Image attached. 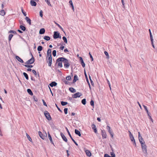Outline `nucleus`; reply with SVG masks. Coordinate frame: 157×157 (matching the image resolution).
Listing matches in <instances>:
<instances>
[{
	"mask_svg": "<svg viewBox=\"0 0 157 157\" xmlns=\"http://www.w3.org/2000/svg\"><path fill=\"white\" fill-rule=\"evenodd\" d=\"M63 58V57H59L56 60V64L57 63L58 66L61 68L63 67L62 62H63V59H61Z\"/></svg>",
	"mask_w": 157,
	"mask_h": 157,
	"instance_id": "nucleus-1",
	"label": "nucleus"
},
{
	"mask_svg": "<svg viewBox=\"0 0 157 157\" xmlns=\"http://www.w3.org/2000/svg\"><path fill=\"white\" fill-rule=\"evenodd\" d=\"M63 59V62L64 63V67L65 68H68L70 66V63L68 62V60L66 58L63 57V59Z\"/></svg>",
	"mask_w": 157,
	"mask_h": 157,
	"instance_id": "nucleus-2",
	"label": "nucleus"
},
{
	"mask_svg": "<svg viewBox=\"0 0 157 157\" xmlns=\"http://www.w3.org/2000/svg\"><path fill=\"white\" fill-rule=\"evenodd\" d=\"M53 37L54 39L57 38L61 39V36L60 35V33L58 31H54L53 33Z\"/></svg>",
	"mask_w": 157,
	"mask_h": 157,
	"instance_id": "nucleus-3",
	"label": "nucleus"
},
{
	"mask_svg": "<svg viewBox=\"0 0 157 157\" xmlns=\"http://www.w3.org/2000/svg\"><path fill=\"white\" fill-rule=\"evenodd\" d=\"M30 54L32 56V58L31 59L27 61L25 63V64H32L34 63V62L35 59L33 56V55L31 52H30Z\"/></svg>",
	"mask_w": 157,
	"mask_h": 157,
	"instance_id": "nucleus-4",
	"label": "nucleus"
},
{
	"mask_svg": "<svg viewBox=\"0 0 157 157\" xmlns=\"http://www.w3.org/2000/svg\"><path fill=\"white\" fill-rule=\"evenodd\" d=\"M141 146L143 152L145 154H146L147 153L146 145L145 144V143H144L142 144H141Z\"/></svg>",
	"mask_w": 157,
	"mask_h": 157,
	"instance_id": "nucleus-5",
	"label": "nucleus"
},
{
	"mask_svg": "<svg viewBox=\"0 0 157 157\" xmlns=\"http://www.w3.org/2000/svg\"><path fill=\"white\" fill-rule=\"evenodd\" d=\"M65 129H66L67 132V133H68V135H69L71 139L72 140V141L74 142V143L75 144L76 146H78V144L76 142V141L72 137L71 134H70V132H69L68 129L66 127H65Z\"/></svg>",
	"mask_w": 157,
	"mask_h": 157,
	"instance_id": "nucleus-6",
	"label": "nucleus"
},
{
	"mask_svg": "<svg viewBox=\"0 0 157 157\" xmlns=\"http://www.w3.org/2000/svg\"><path fill=\"white\" fill-rule=\"evenodd\" d=\"M46 59L47 62L48 63V66L49 67H51L52 61V56L47 57Z\"/></svg>",
	"mask_w": 157,
	"mask_h": 157,
	"instance_id": "nucleus-7",
	"label": "nucleus"
},
{
	"mask_svg": "<svg viewBox=\"0 0 157 157\" xmlns=\"http://www.w3.org/2000/svg\"><path fill=\"white\" fill-rule=\"evenodd\" d=\"M44 115L46 118L48 120H51L52 119V118L51 117V116L49 113L48 112V111H45L44 113Z\"/></svg>",
	"mask_w": 157,
	"mask_h": 157,
	"instance_id": "nucleus-8",
	"label": "nucleus"
},
{
	"mask_svg": "<svg viewBox=\"0 0 157 157\" xmlns=\"http://www.w3.org/2000/svg\"><path fill=\"white\" fill-rule=\"evenodd\" d=\"M101 134L103 139L106 138L107 135L105 130H101Z\"/></svg>",
	"mask_w": 157,
	"mask_h": 157,
	"instance_id": "nucleus-9",
	"label": "nucleus"
},
{
	"mask_svg": "<svg viewBox=\"0 0 157 157\" xmlns=\"http://www.w3.org/2000/svg\"><path fill=\"white\" fill-rule=\"evenodd\" d=\"M82 95V93L78 92L74 94L72 97L74 98H77L80 97Z\"/></svg>",
	"mask_w": 157,
	"mask_h": 157,
	"instance_id": "nucleus-10",
	"label": "nucleus"
},
{
	"mask_svg": "<svg viewBox=\"0 0 157 157\" xmlns=\"http://www.w3.org/2000/svg\"><path fill=\"white\" fill-rule=\"evenodd\" d=\"M143 107H144V109L145 110V111H146L147 114L148 115L150 119L151 120H152V118H151V116L150 115V113L148 111V110L147 109V106L144 105H143Z\"/></svg>",
	"mask_w": 157,
	"mask_h": 157,
	"instance_id": "nucleus-11",
	"label": "nucleus"
},
{
	"mask_svg": "<svg viewBox=\"0 0 157 157\" xmlns=\"http://www.w3.org/2000/svg\"><path fill=\"white\" fill-rule=\"evenodd\" d=\"M60 135L62 139L65 142H67V138L62 132L60 133Z\"/></svg>",
	"mask_w": 157,
	"mask_h": 157,
	"instance_id": "nucleus-12",
	"label": "nucleus"
},
{
	"mask_svg": "<svg viewBox=\"0 0 157 157\" xmlns=\"http://www.w3.org/2000/svg\"><path fill=\"white\" fill-rule=\"evenodd\" d=\"M48 138L49 139L51 143L52 144H53L54 145V146H55L54 143H53V141L52 137H51L49 132H48Z\"/></svg>",
	"mask_w": 157,
	"mask_h": 157,
	"instance_id": "nucleus-13",
	"label": "nucleus"
},
{
	"mask_svg": "<svg viewBox=\"0 0 157 157\" xmlns=\"http://www.w3.org/2000/svg\"><path fill=\"white\" fill-rule=\"evenodd\" d=\"M79 59L82 67H84L85 66V64L83 61L82 58L81 57H80Z\"/></svg>",
	"mask_w": 157,
	"mask_h": 157,
	"instance_id": "nucleus-14",
	"label": "nucleus"
},
{
	"mask_svg": "<svg viewBox=\"0 0 157 157\" xmlns=\"http://www.w3.org/2000/svg\"><path fill=\"white\" fill-rule=\"evenodd\" d=\"M25 20H26L27 22L30 25H31V20L28 17H26Z\"/></svg>",
	"mask_w": 157,
	"mask_h": 157,
	"instance_id": "nucleus-15",
	"label": "nucleus"
},
{
	"mask_svg": "<svg viewBox=\"0 0 157 157\" xmlns=\"http://www.w3.org/2000/svg\"><path fill=\"white\" fill-rule=\"evenodd\" d=\"M78 80V77L77 75H75L74 77V79L73 80V83L77 81Z\"/></svg>",
	"mask_w": 157,
	"mask_h": 157,
	"instance_id": "nucleus-16",
	"label": "nucleus"
},
{
	"mask_svg": "<svg viewBox=\"0 0 157 157\" xmlns=\"http://www.w3.org/2000/svg\"><path fill=\"white\" fill-rule=\"evenodd\" d=\"M38 134L40 137L43 140L45 139V136L43 135L40 131L38 132Z\"/></svg>",
	"mask_w": 157,
	"mask_h": 157,
	"instance_id": "nucleus-17",
	"label": "nucleus"
},
{
	"mask_svg": "<svg viewBox=\"0 0 157 157\" xmlns=\"http://www.w3.org/2000/svg\"><path fill=\"white\" fill-rule=\"evenodd\" d=\"M16 58L19 62H21V63H24L23 60L19 56H16Z\"/></svg>",
	"mask_w": 157,
	"mask_h": 157,
	"instance_id": "nucleus-18",
	"label": "nucleus"
},
{
	"mask_svg": "<svg viewBox=\"0 0 157 157\" xmlns=\"http://www.w3.org/2000/svg\"><path fill=\"white\" fill-rule=\"evenodd\" d=\"M84 75H85L86 81L87 82V83H88V85H90V83L89 81V80H88V77H87V75L86 73V72L85 70H84Z\"/></svg>",
	"mask_w": 157,
	"mask_h": 157,
	"instance_id": "nucleus-19",
	"label": "nucleus"
},
{
	"mask_svg": "<svg viewBox=\"0 0 157 157\" xmlns=\"http://www.w3.org/2000/svg\"><path fill=\"white\" fill-rule=\"evenodd\" d=\"M57 83L55 82H52L49 84V85L51 87H53L56 86Z\"/></svg>",
	"mask_w": 157,
	"mask_h": 157,
	"instance_id": "nucleus-20",
	"label": "nucleus"
},
{
	"mask_svg": "<svg viewBox=\"0 0 157 157\" xmlns=\"http://www.w3.org/2000/svg\"><path fill=\"white\" fill-rule=\"evenodd\" d=\"M75 132L76 135H78L79 136H81V134L80 132L77 129H75Z\"/></svg>",
	"mask_w": 157,
	"mask_h": 157,
	"instance_id": "nucleus-21",
	"label": "nucleus"
},
{
	"mask_svg": "<svg viewBox=\"0 0 157 157\" xmlns=\"http://www.w3.org/2000/svg\"><path fill=\"white\" fill-rule=\"evenodd\" d=\"M30 3L32 6H36V2L33 0H31Z\"/></svg>",
	"mask_w": 157,
	"mask_h": 157,
	"instance_id": "nucleus-22",
	"label": "nucleus"
},
{
	"mask_svg": "<svg viewBox=\"0 0 157 157\" xmlns=\"http://www.w3.org/2000/svg\"><path fill=\"white\" fill-rule=\"evenodd\" d=\"M45 32V30L44 28L41 29L39 31V34H44Z\"/></svg>",
	"mask_w": 157,
	"mask_h": 157,
	"instance_id": "nucleus-23",
	"label": "nucleus"
},
{
	"mask_svg": "<svg viewBox=\"0 0 157 157\" xmlns=\"http://www.w3.org/2000/svg\"><path fill=\"white\" fill-rule=\"evenodd\" d=\"M85 152H86V154L88 156L90 157L91 156V153L88 150H86L85 151Z\"/></svg>",
	"mask_w": 157,
	"mask_h": 157,
	"instance_id": "nucleus-24",
	"label": "nucleus"
},
{
	"mask_svg": "<svg viewBox=\"0 0 157 157\" xmlns=\"http://www.w3.org/2000/svg\"><path fill=\"white\" fill-rule=\"evenodd\" d=\"M70 91L72 93H74L76 92V90L72 87H70L69 88Z\"/></svg>",
	"mask_w": 157,
	"mask_h": 157,
	"instance_id": "nucleus-25",
	"label": "nucleus"
},
{
	"mask_svg": "<svg viewBox=\"0 0 157 157\" xmlns=\"http://www.w3.org/2000/svg\"><path fill=\"white\" fill-rule=\"evenodd\" d=\"M69 2L70 5L71 6L72 9L74 11V6L73 5V4L72 1L71 0L69 1Z\"/></svg>",
	"mask_w": 157,
	"mask_h": 157,
	"instance_id": "nucleus-26",
	"label": "nucleus"
},
{
	"mask_svg": "<svg viewBox=\"0 0 157 157\" xmlns=\"http://www.w3.org/2000/svg\"><path fill=\"white\" fill-rule=\"evenodd\" d=\"M27 92L31 95L32 96L33 95V93L30 89H28L27 90Z\"/></svg>",
	"mask_w": 157,
	"mask_h": 157,
	"instance_id": "nucleus-27",
	"label": "nucleus"
},
{
	"mask_svg": "<svg viewBox=\"0 0 157 157\" xmlns=\"http://www.w3.org/2000/svg\"><path fill=\"white\" fill-rule=\"evenodd\" d=\"M106 128L108 130V131L109 133H111V132H113L111 130L110 127L108 125H107L106 126Z\"/></svg>",
	"mask_w": 157,
	"mask_h": 157,
	"instance_id": "nucleus-28",
	"label": "nucleus"
},
{
	"mask_svg": "<svg viewBox=\"0 0 157 157\" xmlns=\"http://www.w3.org/2000/svg\"><path fill=\"white\" fill-rule=\"evenodd\" d=\"M44 40H45L47 41H48V40H50V38L48 36H45L44 37Z\"/></svg>",
	"mask_w": 157,
	"mask_h": 157,
	"instance_id": "nucleus-29",
	"label": "nucleus"
},
{
	"mask_svg": "<svg viewBox=\"0 0 157 157\" xmlns=\"http://www.w3.org/2000/svg\"><path fill=\"white\" fill-rule=\"evenodd\" d=\"M139 140L141 144H142L145 143V142L144 141L142 137H140V138L139 139Z\"/></svg>",
	"mask_w": 157,
	"mask_h": 157,
	"instance_id": "nucleus-30",
	"label": "nucleus"
},
{
	"mask_svg": "<svg viewBox=\"0 0 157 157\" xmlns=\"http://www.w3.org/2000/svg\"><path fill=\"white\" fill-rule=\"evenodd\" d=\"M23 75L27 80L29 79V76L28 74L26 73L25 72H23Z\"/></svg>",
	"mask_w": 157,
	"mask_h": 157,
	"instance_id": "nucleus-31",
	"label": "nucleus"
},
{
	"mask_svg": "<svg viewBox=\"0 0 157 157\" xmlns=\"http://www.w3.org/2000/svg\"><path fill=\"white\" fill-rule=\"evenodd\" d=\"M20 29H21V30H22L24 31H25L26 30L25 27L23 25H20Z\"/></svg>",
	"mask_w": 157,
	"mask_h": 157,
	"instance_id": "nucleus-32",
	"label": "nucleus"
},
{
	"mask_svg": "<svg viewBox=\"0 0 157 157\" xmlns=\"http://www.w3.org/2000/svg\"><path fill=\"white\" fill-rule=\"evenodd\" d=\"M0 14L3 16L5 15V12L4 10H2L0 11Z\"/></svg>",
	"mask_w": 157,
	"mask_h": 157,
	"instance_id": "nucleus-33",
	"label": "nucleus"
},
{
	"mask_svg": "<svg viewBox=\"0 0 157 157\" xmlns=\"http://www.w3.org/2000/svg\"><path fill=\"white\" fill-rule=\"evenodd\" d=\"M61 104L62 106H65L68 104L67 102L61 101Z\"/></svg>",
	"mask_w": 157,
	"mask_h": 157,
	"instance_id": "nucleus-34",
	"label": "nucleus"
},
{
	"mask_svg": "<svg viewBox=\"0 0 157 157\" xmlns=\"http://www.w3.org/2000/svg\"><path fill=\"white\" fill-rule=\"evenodd\" d=\"M43 49V47L42 46H39L37 48V50L38 51L40 52Z\"/></svg>",
	"mask_w": 157,
	"mask_h": 157,
	"instance_id": "nucleus-35",
	"label": "nucleus"
},
{
	"mask_svg": "<svg viewBox=\"0 0 157 157\" xmlns=\"http://www.w3.org/2000/svg\"><path fill=\"white\" fill-rule=\"evenodd\" d=\"M129 136L130 139L132 142H133V141L135 140L134 139V137L132 135H131L130 136Z\"/></svg>",
	"mask_w": 157,
	"mask_h": 157,
	"instance_id": "nucleus-36",
	"label": "nucleus"
},
{
	"mask_svg": "<svg viewBox=\"0 0 157 157\" xmlns=\"http://www.w3.org/2000/svg\"><path fill=\"white\" fill-rule=\"evenodd\" d=\"M83 105H85L86 103V99L84 98L81 101Z\"/></svg>",
	"mask_w": 157,
	"mask_h": 157,
	"instance_id": "nucleus-37",
	"label": "nucleus"
},
{
	"mask_svg": "<svg viewBox=\"0 0 157 157\" xmlns=\"http://www.w3.org/2000/svg\"><path fill=\"white\" fill-rule=\"evenodd\" d=\"M45 1L47 3L48 5L50 6H52L49 0H45Z\"/></svg>",
	"mask_w": 157,
	"mask_h": 157,
	"instance_id": "nucleus-38",
	"label": "nucleus"
},
{
	"mask_svg": "<svg viewBox=\"0 0 157 157\" xmlns=\"http://www.w3.org/2000/svg\"><path fill=\"white\" fill-rule=\"evenodd\" d=\"M55 22V24L61 29L62 30V31H63V28L59 24H58V23H57L56 22Z\"/></svg>",
	"mask_w": 157,
	"mask_h": 157,
	"instance_id": "nucleus-39",
	"label": "nucleus"
},
{
	"mask_svg": "<svg viewBox=\"0 0 157 157\" xmlns=\"http://www.w3.org/2000/svg\"><path fill=\"white\" fill-rule=\"evenodd\" d=\"M13 36V35L12 34H10L9 35V37H8V39H9V40L10 42V40Z\"/></svg>",
	"mask_w": 157,
	"mask_h": 157,
	"instance_id": "nucleus-40",
	"label": "nucleus"
},
{
	"mask_svg": "<svg viewBox=\"0 0 157 157\" xmlns=\"http://www.w3.org/2000/svg\"><path fill=\"white\" fill-rule=\"evenodd\" d=\"M63 40L65 43H67V40L66 37L64 36L62 38Z\"/></svg>",
	"mask_w": 157,
	"mask_h": 157,
	"instance_id": "nucleus-41",
	"label": "nucleus"
},
{
	"mask_svg": "<svg viewBox=\"0 0 157 157\" xmlns=\"http://www.w3.org/2000/svg\"><path fill=\"white\" fill-rule=\"evenodd\" d=\"M104 52V54L105 55L107 56V58L108 59H109V54H108V52H107L105 51Z\"/></svg>",
	"mask_w": 157,
	"mask_h": 157,
	"instance_id": "nucleus-42",
	"label": "nucleus"
},
{
	"mask_svg": "<svg viewBox=\"0 0 157 157\" xmlns=\"http://www.w3.org/2000/svg\"><path fill=\"white\" fill-rule=\"evenodd\" d=\"M26 135L29 141H30V142H31L32 141V140L29 135L27 133H26Z\"/></svg>",
	"mask_w": 157,
	"mask_h": 157,
	"instance_id": "nucleus-43",
	"label": "nucleus"
},
{
	"mask_svg": "<svg viewBox=\"0 0 157 157\" xmlns=\"http://www.w3.org/2000/svg\"><path fill=\"white\" fill-rule=\"evenodd\" d=\"M25 67H27L32 68L33 67V66L31 65H23Z\"/></svg>",
	"mask_w": 157,
	"mask_h": 157,
	"instance_id": "nucleus-44",
	"label": "nucleus"
},
{
	"mask_svg": "<svg viewBox=\"0 0 157 157\" xmlns=\"http://www.w3.org/2000/svg\"><path fill=\"white\" fill-rule=\"evenodd\" d=\"M21 10L22 13H23V14L24 16H26V15H27L26 13L24 11L22 7L21 8Z\"/></svg>",
	"mask_w": 157,
	"mask_h": 157,
	"instance_id": "nucleus-45",
	"label": "nucleus"
},
{
	"mask_svg": "<svg viewBox=\"0 0 157 157\" xmlns=\"http://www.w3.org/2000/svg\"><path fill=\"white\" fill-rule=\"evenodd\" d=\"M90 105L94 106L93 108H94V101L93 100H91L90 101Z\"/></svg>",
	"mask_w": 157,
	"mask_h": 157,
	"instance_id": "nucleus-46",
	"label": "nucleus"
},
{
	"mask_svg": "<svg viewBox=\"0 0 157 157\" xmlns=\"http://www.w3.org/2000/svg\"><path fill=\"white\" fill-rule=\"evenodd\" d=\"M66 79L67 80H70L71 79V77L70 76H68L66 77Z\"/></svg>",
	"mask_w": 157,
	"mask_h": 157,
	"instance_id": "nucleus-47",
	"label": "nucleus"
},
{
	"mask_svg": "<svg viewBox=\"0 0 157 157\" xmlns=\"http://www.w3.org/2000/svg\"><path fill=\"white\" fill-rule=\"evenodd\" d=\"M56 50H54L52 52V54L55 57L56 56Z\"/></svg>",
	"mask_w": 157,
	"mask_h": 157,
	"instance_id": "nucleus-48",
	"label": "nucleus"
},
{
	"mask_svg": "<svg viewBox=\"0 0 157 157\" xmlns=\"http://www.w3.org/2000/svg\"><path fill=\"white\" fill-rule=\"evenodd\" d=\"M89 79H90V82L91 85H93L94 84V82H93V81H92V79H91V77L90 75L89 76Z\"/></svg>",
	"mask_w": 157,
	"mask_h": 157,
	"instance_id": "nucleus-49",
	"label": "nucleus"
},
{
	"mask_svg": "<svg viewBox=\"0 0 157 157\" xmlns=\"http://www.w3.org/2000/svg\"><path fill=\"white\" fill-rule=\"evenodd\" d=\"M9 33H13V34H16L17 33L14 30H10L9 31Z\"/></svg>",
	"mask_w": 157,
	"mask_h": 157,
	"instance_id": "nucleus-50",
	"label": "nucleus"
},
{
	"mask_svg": "<svg viewBox=\"0 0 157 157\" xmlns=\"http://www.w3.org/2000/svg\"><path fill=\"white\" fill-rule=\"evenodd\" d=\"M110 155L111 156V157H116L115 153L113 152H110Z\"/></svg>",
	"mask_w": 157,
	"mask_h": 157,
	"instance_id": "nucleus-51",
	"label": "nucleus"
},
{
	"mask_svg": "<svg viewBox=\"0 0 157 157\" xmlns=\"http://www.w3.org/2000/svg\"><path fill=\"white\" fill-rule=\"evenodd\" d=\"M32 71L33 73L34 74L35 76H36L37 73H36V71L34 70H33Z\"/></svg>",
	"mask_w": 157,
	"mask_h": 157,
	"instance_id": "nucleus-52",
	"label": "nucleus"
},
{
	"mask_svg": "<svg viewBox=\"0 0 157 157\" xmlns=\"http://www.w3.org/2000/svg\"><path fill=\"white\" fill-rule=\"evenodd\" d=\"M68 109L67 108H65L64 109V113L65 114H66L67 113Z\"/></svg>",
	"mask_w": 157,
	"mask_h": 157,
	"instance_id": "nucleus-53",
	"label": "nucleus"
},
{
	"mask_svg": "<svg viewBox=\"0 0 157 157\" xmlns=\"http://www.w3.org/2000/svg\"><path fill=\"white\" fill-rule=\"evenodd\" d=\"M151 44H152V47H153L154 48H155V46H154V44H153V39H151Z\"/></svg>",
	"mask_w": 157,
	"mask_h": 157,
	"instance_id": "nucleus-54",
	"label": "nucleus"
},
{
	"mask_svg": "<svg viewBox=\"0 0 157 157\" xmlns=\"http://www.w3.org/2000/svg\"><path fill=\"white\" fill-rule=\"evenodd\" d=\"M92 128L93 130H94L95 129V128H96V125L94 124H93L92 125Z\"/></svg>",
	"mask_w": 157,
	"mask_h": 157,
	"instance_id": "nucleus-55",
	"label": "nucleus"
},
{
	"mask_svg": "<svg viewBox=\"0 0 157 157\" xmlns=\"http://www.w3.org/2000/svg\"><path fill=\"white\" fill-rule=\"evenodd\" d=\"M68 100L72 102H73L74 101V99L72 98L69 97L68 98Z\"/></svg>",
	"mask_w": 157,
	"mask_h": 157,
	"instance_id": "nucleus-56",
	"label": "nucleus"
},
{
	"mask_svg": "<svg viewBox=\"0 0 157 157\" xmlns=\"http://www.w3.org/2000/svg\"><path fill=\"white\" fill-rule=\"evenodd\" d=\"M40 15L41 17H43V12L42 10L40 11Z\"/></svg>",
	"mask_w": 157,
	"mask_h": 157,
	"instance_id": "nucleus-57",
	"label": "nucleus"
},
{
	"mask_svg": "<svg viewBox=\"0 0 157 157\" xmlns=\"http://www.w3.org/2000/svg\"><path fill=\"white\" fill-rule=\"evenodd\" d=\"M89 54L90 56V58L91 59V60L93 61V57L90 54V52H89Z\"/></svg>",
	"mask_w": 157,
	"mask_h": 157,
	"instance_id": "nucleus-58",
	"label": "nucleus"
},
{
	"mask_svg": "<svg viewBox=\"0 0 157 157\" xmlns=\"http://www.w3.org/2000/svg\"><path fill=\"white\" fill-rule=\"evenodd\" d=\"M55 105H56V107H57V108L58 110H59L60 112H62V111L58 107V106L56 104H55Z\"/></svg>",
	"mask_w": 157,
	"mask_h": 157,
	"instance_id": "nucleus-59",
	"label": "nucleus"
},
{
	"mask_svg": "<svg viewBox=\"0 0 157 157\" xmlns=\"http://www.w3.org/2000/svg\"><path fill=\"white\" fill-rule=\"evenodd\" d=\"M51 49L50 48L48 49L47 52V53H51Z\"/></svg>",
	"mask_w": 157,
	"mask_h": 157,
	"instance_id": "nucleus-60",
	"label": "nucleus"
},
{
	"mask_svg": "<svg viewBox=\"0 0 157 157\" xmlns=\"http://www.w3.org/2000/svg\"><path fill=\"white\" fill-rule=\"evenodd\" d=\"M149 33H150V39L151 40L152 39H153V37H152V34H151V32H149Z\"/></svg>",
	"mask_w": 157,
	"mask_h": 157,
	"instance_id": "nucleus-61",
	"label": "nucleus"
},
{
	"mask_svg": "<svg viewBox=\"0 0 157 157\" xmlns=\"http://www.w3.org/2000/svg\"><path fill=\"white\" fill-rule=\"evenodd\" d=\"M107 83L109 85V87L110 89H111L110 84V82H109V80L107 79Z\"/></svg>",
	"mask_w": 157,
	"mask_h": 157,
	"instance_id": "nucleus-62",
	"label": "nucleus"
},
{
	"mask_svg": "<svg viewBox=\"0 0 157 157\" xmlns=\"http://www.w3.org/2000/svg\"><path fill=\"white\" fill-rule=\"evenodd\" d=\"M104 157H111V156L109 155L108 154H105L104 155Z\"/></svg>",
	"mask_w": 157,
	"mask_h": 157,
	"instance_id": "nucleus-63",
	"label": "nucleus"
},
{
	"mask_svg": "<svg viewBox=\"0 0 157 157\" xmlns=\"http://www.w3.org/2000/svg\"><path fill=\"white\" fill-rule=\"evenodd\" d=\"M121 2L122 3V5L123 6V7L124 8V0H121Z\"/></svg>",
	"mask_w": 157,
	"mask_h": 157,
	"instance_id": "nucleus-64",
	"label": "nucleus"
}]
</instances>
